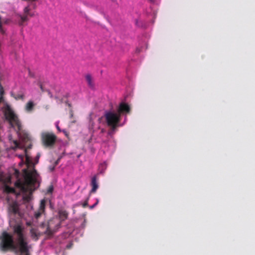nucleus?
Here are the masks:
<instances>
[{
  "mask_svg": "<svg viewBox=\"0 0 255 255\" xmlns=\"http://www.w3.org/2000/svg\"><path fill=\"white\" fill-rule=\"evenodd\" d=\"M24 179H18L14 183L16 188L20 190V193H23L22 200L25 203H28L32 199V190L35 189L38 183V174L35 169L27 171L25 169Z\"/></svg>",
  "mask_w": 255,
  "mask_h": 255,
  "instance_id": "f257e3e1",
  "label": "nucleus"
},
{
  "mask_svg": "<svg viewBox=\"0 0 255 255\" xmlns=\"http://www.w3.org/2000/svg\"><path fill=\"white\" fill-rule=\"evenodd\" d=\"M68 216V213L66 211L59 210L58 216L60 221L57 222L56 219H53L50 220L47 224L42 223L41 224V228H43L45 226L46 227L43 234L47 235L48 237H52L57 229L60 227L62 222L67 219Z\"/></svg>",
  "mask_w": 255,
  "mask_h": 255,
  "instance_id": "f03ea898",
  "label": "nucleus"
},
{
  "mask_svg": "<svg viewBox=\"0 0 255 255\" xmlns=\"http://www.w3.org/2000/svg\"><path fill=\"white\" fill-rule=\"evenodd\" d=\"M13 231L18 237L19 246L17 251L15 252L14 253L29 255L28 243L24 234V228L21 225L16 224L13 227Z\"/></svg>",
  "mask_w": 255,
  "mask_h": 255,
  "instance_id": "7ed1b4c3",
  "label": "nucleus"
},
{
  "mask_svg": "<svg viewBox=\"0 0 255 255\" xmlns=\"http://www.w3.org/2000/svg\"><path fill=\"white\" fill-rule=\"evenodd\" d=\"M15 235V234L13 233ZM16 236L17 244H15L13 238V236L7 232H3L0 237V249L2 252H7L8 251H11L13 252L17 251L18 246V237Z\"/></svg>",
  "mask_w": 255,
  "mask_h": 255,
  "instance_id": "20e7f679",
  "label": "nucleus"
},
{
  "mask_svg": "<svg viewBox=\"0 0 255 255\" xmlns=\"http://www.w3.org/2000/svg\"><path fill=\"white\" fill-rule=\"evenodd\" d=\"M105 117L107 125L111 128L113 131H114L120 122V114L107 112L105 114Z\"/></svg>",
  "mask_w": 255,
  "mask_h": 255,
  "instance_id": "39448f33",
  "label": "nucleus"
},
{
  "mask_svg": "<svg viewBox=\"0 0 255 255\" xmlns=\"http://www.w3.org/2000/svg\"><path fill=\"white\" fill-rule=\"evenodd\" d=\"M41 141L45 147H51L55 144L57 137L52 132H44L41 133Z\"/></svg>",
  "mask_w": 255,
  "mask_h": 255,
  "instance_id": "423d86ee",
  "label": "nucleus"
},
{
  "mask_svg": "<svg viewBox=\"0 0 255 255\" xmlns=\"http://www.w3.org/2000/svg\"><path fill=\"white\" fill-rule=\"evenodd\" d=\"M6 118L12 127H16L18 130L21 129L20 122L17 116L12 111H9L5 114Z\"/></svg>",
  "mask_w": 255,
  "mask_h": 255,
  "instance_id": "0eeeda50",
  "label": "nucleus"
},
{
  "mask_svg": "<svg viewBox=\"0 0 255 255\" xmlns=\"http://www.w3.org/2000/svg\"><path fill=\"white\" fill-rule=\"evenodd\" d=\"M30 5H28L27 6L24 7L23 9V15H19L20 19L18 23L20 25H22L24 22L27 21L29 20L28 18V16L30 17L34 16V13L30 12Z\"/></svg>",
  "mask_w": 255,
  "mask_h": 255,
  "instance_id": "6e6552de",
  "label": "nucleus"
},
{
  "mask_svg": "<svg viewBox=\"0 0 255 255\" xmlns=\"http://www.w3.org/2000/svg\"><path fill=\"white\" fill-rule=\"evenodd\" d=\"M45 200L43 199L41 201L39 209L34 213V217L37 219L41 215L44 213L45 207Z\"/></svg>",
  "mask_w": 255,
  "mask_h": 255,
  "instance_id": "1a4fd4ad",
  "label": "nucleus"
},
{
  "mask_svg": "<svg viewBox=\"0 0 255 255\" xmlns=\"http://www.w3.org/2000/svg\"><path fill=\"white\" fill-rule=\"evenodd\" d=\"M130 111V108L129 106L125 103H122L120 104L118 110V114H121L124 113H128Z\"/></svg>",
  "mask_w": 255,
  "mask_h": 255,
  "instance_id": "9d476101",
  "label": "nucleus"
},
{
  "mask_svg": "<svg viewBox=\"0 0 255 255\" xmlns=\"http://www.w3.org/2000/svg\"><path fill=\"white\" fill-rule=\"evenodd\" d=\"M9 210L14 214H19V206L17 202H14L9 205Z\"/></svg>",
  "mask_w": 255,
  "mask_h": 255,
  "instance_id": "9b49d317",
  "label": "nucleus"
},
{
  "mask_svg": "<svg viewBox=\"0 0 255 255\" xmlns=\"http://www.w3.org/2000/svg\"><path fill=\"white\" fill-rule=\"evenodd\" d=\"M91 185L92 187V188L91 190V193H95L99 187L97 181V177L96 176H93L91 179Z\"/></svg>",
  "mask_w": 255,
  "mask_h": 255,
  "instance_id": "f8f14e48",
  "label": "nucleus"
},
{
  "mask_svg": "<svg viewBox=\"0 0 255 255\" xmlns=\"http://www.w3.org/2000/svg\"><path fill=\"white\" fill-rule=\"evenodd\" d=\"M30 233L32 238L35 240H37L39 237L43 234V233L38 232L36 229L34 228L30 230Z\"/></svg>",
  "mask_w": 255,
  "mask_h": 255,
  "instance_id": "ddd939ff",
  "label": "nucleus"
},
{
  "mask_svg": "<svg viewBox=\"0 0 255 255\" xmlns=\"http://www.w3.org/2000/svg\"><path fill=\"white\" fill-rule=\"evenodd\" d=\"M35 104L32 101H29L25 106V110L28 113H31L34 109Z\"/></svg>",
  "mask_w": 255,
  "mask_h": 255,
  "instance_id": "4468645a",
  "label": "nucleus"
},
{
  "mask_svg": "<svg viewBox=\"0 0 255 255\" xmlns=\"http://www.w3.org/2000/svg\"><path fill=\"white\" fill-rule=\"evenodd\" d=\"M4 190L6 192L8 193H14L16 194L17 196L20 195V192L17 193L14 188L9 187L8 186H6L5 187Z\"/></svg>",
  "mask_w": 255,
  "mask_h": 255,
  "instance_id": "2eb2a0df",
  "label": "nucleus"
},
{
  "mask_svg": "<svg viewBox=\"0 0 255 255\" xmlns=\"http://www.w3.org/2000/svg\"><path fill=\"white\" fill-rule=\"evenodd\" d=\"M85 78H86V80L88 83V85L89 87H90L91 88H94V84L93 81L91 76L89 74H88L86 76Z\"/></svg>",
  "mask_w": 255,
  "mask_h": 255,
  "instance_id": "dca6fc26",
  "label": "nucleus"
},
{
  "mask_svg": "<svg viewBox=\"0 0 255 255\" xmlns=\"http://www.w3.org/2000/svg\"><path fill=\"white\" fill-rule=\"evenodd\" d=\"M10 178H6L3 172L0 171V183H5Z\"/></svg>",
  "mask_w": 255,
  "mask_h": 255,
  "instance_id": "f3484780",
  "label": "nucleus"
},
{
  "mask_svg": "<svg viewBox=\"0 0 255 255\" xmlns=\"http://www.w3.org/2000/svg\"><path fill=\"white\" fill-rule=\"evenodd\" d=\"M14 98L16 100H21L23 101L24 99V95L23 94H18L14 97Z\"/></svg>",
  "mask_w": 255,
  "mask_h": 255,
  "instance_id": "a211bd4d",
  "label": "nucleus"
},
{
  "mask_svg": "<svg viewBox=\"0 0 255 255\" xmlns=\"http://www.w3.org/2000/svg\"><path fill=\"white\" fill-rule=\"evenodd\" d=\"M53 191V186L52 185H50L48 187L47 190V194H51Z\"/></svg>",
  "mask_w": 255,
  "mask_h": 255,
  "instance_id": "6ab92c4d",
  "label": "nucleus"
},
{
  "mask_svg": "<svg viewBox=\"0 0 255 255\" xmlns=\"http://www.w3.org/2000/svg\"><path fill=\"white\" fill-rule=\"evenodd\" d=\"M37 85H38V86L40 87V89H41V91L42 92H46V90H45L43 87V85L42 84V83H41V82H38V83H37Z\"/></svg>",
  "mask_w": 255,
  "mask_h": 255,
  "instance_id": "aec40b11",
  "label": "nucleus"
},
{
  "mask_svg": "<svg viewBox=\"0 0 255 255\" xmlns=\"http://www.w3.org/2000/svg\"><path fill=\"white\" fill-rule=\"evenodd\" d=\"M99 201V199H97V200H96V203H94V205H93L92 206H91L90 207V208H91V209H93V208H94V207H95V206H96L98 204Z\"/></svg>",
  "mask_w": 255,
  "mask_h": 255,
  "instance_id": "412c9836",
  "label": "nucleus"
},
{
  "mask_svg": "<svg viewBox=\"0 0 255 255\" xmlns=\"http://www.w3.org/2000/svg\"><path fill=\"white\" fill-rule=\"evenodd\" d=\"M26 160L28 165L32 163L31 161L30 160L29 157L28 156L26 157Z\"/></svg>",
  "mask_w": 255,
  "mask_h": 255,
  "instance_id": "4be33fe9",
  "label": "nucleus"
},
{
  "mask_svg": "<svg viewBox=\"0 0 255 255\" xmlns=\"http://www.w3.org/2000/svg\"><path fill=\"white\" fill-rule=\"evenodd\" d=\"M46 92H48V95H49V96H50V98H52L53 97L52 94L49 91V90H46Z\"/></svg>",
  "mask_w": 255,
  "mask_h": 255,
  "instance_id": "5701e85b",
  "label": "nucleus"
},
{
  "mask_svg": "<svg viewBox=\"0 0 255 255\" xmlns=\"http://www.w3.org/2000/svg\"><path fill=\"white\" fill-rule=\"evenodd\" d=\"M55 165L52 166H52H50L49 167V169H50V171H53L54 170V169H55Z\"/></svg>",
  "mask_w": 255,
  "mask_h": 255,
  "instance_id": "b1692460",
  "label": "nucleus"
},
{
  "mask_svg": "<svg viewBox=\"0 0 255 255\" xmlns=\"http://www.w3.org/2000/svg\"><path fill=\"white\" fill-rule=\"evenodd\" d=\"M87 205H88V201H85V202L84 203V204H83V206L84 207H86Z\"/></svg>",
  "mask_w": 255,
  "mask_h": 255,
  "instance_id": "393cba45",
  "label": "nucleus"
},
{
  "mask_svg": "<svg viewBox=\"0 0 255 255\" xmlns=\"http://www.w3.org/2000/svg\"><path fill=\"white\" fill-rule=\"evenodd\" d=\"M14 144L15 145L16 147L18 146L19 144H18V142L17 141H16V140L14 141Z\"/></svg>",
  "mask_w": 255,
  "mask_h": 255,
  "instance_id": "a878e982",
  "label": "nucleus"
},
{
  "mask_svg": "<svg viewBox=\"0 0 255 255\" xmlns=\"http://www.w3.org/2000/svg\"><path fill=\"white\" fill-rule=\"evenodd\" d=\"M58 162H59V159H58L57 161H56L55 162V166H56L58 164Z\"/></svg>",
  "mask_w": 255,
  "mask_h": 255,
  "instance_id": "bb28decb",
  "label": "nucleus"
},
{
  "mask_svg": "<svg viewBox=\"0 0 255 255\" xmlns=\"http://www.w3.org/2000/svg\"><path fill=\"white\" fill-rule=\"evenodd\" d=\"M151 3H154L155 1V0H148Z\"/></svg>",
  "mask_w": 255,
  "mask_h": 255,
  "instance_id": "cd10ccee",
  "label": "nucleus"
},
{
  "mask_svg": "<svg viewBox=\"0 0 255 255\" xmlns=\"http://www.w3.org/2000/svg\"><path fill=\"white\" fill-rule=\"evenodd\" d=\"M104 165H105V163L101 164L100 165V166H104Z\"/></svg>",
  "mask_w": 255,
  "mask_h": 255,
  "instance_id": "c85d7f7f",
  "label": "nucleus"
},
{
  "mask_svg": "<svg viewBox=\"0 0 255 255\" xmlns=\"http://www.w3.org/2000/svg\"><path fill=\"white\" fill-rule=\"evenodd\" d=\"M57 128L58 130H60L59 127L58 126H57Z\"/></svg>",
  "mask_w": 255,
  "mask_h": 255,
  "instance_id": "c756f323",
  "label": "nucleus"
},
{
  "mask_svg": "<svg viewBox=\"0 0 255 255\" xmlns=\"http://www.w3.org/2000/svg\"><path fill=\"white\" fill-rule=\"evenodd\" d=\"M102 132H104V129H102Z\"/></svg>",
  "mask_w": 255,
  "mask_h": 255,
  "instance_id": "7c9ffc66",
  "label": "nucleus"
},
{
  "mask_svg": "<svg viewBox=\"0 0 255 255\" xmlns=\"http://www.w3.org/2000/svg\"><path fill=\"white\" fill-rule=\"evenodd\" d=\"M30 73H30V71H29V75H30Z\"/></svg>",
  "mask_w": 255,
  "mask_h": 255,
  "instance_id": "2f4dec72",
  "label": "nucleus"
}]
</instances>
